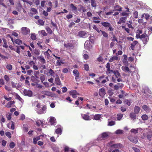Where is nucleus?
<instances>
[{
  "mask_svg": "<svg viewBox=\"0 0 152 152\" xmlns=\"http://www.w3.org/2000/svg\"><path fill=\"white\" fill-rule=\"evenodd\" d=\"M34 53L37 56H38L40 53V50L37 49H35L33 51Z\"/></svg>",
  "mask_w": 152,
  "mask_h": 152,
  "instance_id": "7c9ffc66",
  "label": "nucleus"
},
{
  "mask_svg": "<svg viewBox=\"0 0 152 152\" xmlns=\"http://www.w3.org/2000/svg\"><path fill=\"white\" fill-rule=\"evenodd\" d=\"M138 42L137 41L135 40L132 43H131L130 45V48L132 50H134V47L138 43Z\"/></svg>",
  "mask_w": 152,
  "mask_h": 152,
  "instance_id": "4468645a",
  "label": "nucleus"
},
{
  "mask_svg": "<svg viewBox=\"0 0 152 152\" xmlns=\"http://www.w3.org/2000/svg\"><path fill=\"white\" fill-rule=\"evenodd\" d=\"M49 73L51 76H53L54 74V71L51 69H50Z\"/></svg>",
  "mask_w": 152,
  "mask_h": 152,
  "instance_id": "864d4df0",
  "label": "nucleus"
},
{
  "mask_svg": "<svg viewBox=\"0 0 152 152\" xmlns=\"http://www.w3.org/2000/svg\"><path fill=\"white\" fill-rule=\"evenodd\" d=\"M31 11L33 12L34 14H36L37 13V10L34 8H31Z\"/></svg>",
  "mask_w": 152,
  "mask_h": 152,
  "instance_id": "69168bd1",
  "label": "nucleus"
},
{
  "mask_svg": "<svg viewBox=\"0 0 152 152\" xmlns=\"http://www.w3.org/2000/svg\"><path fill=\"white\" fill-rule=\"evenodd\" d=\"M133 150L135 152H140V150L138 149V148L135 147H133L132 148Z\"/></svg>",
  "mask_w": 152,
  "mask_h": 152,
  "instance_id": "052dcab7",
  "label": "nucleus"
},
{
  "mask_svg": "<svg viewBox=\"0 0 152 152\" xmlns=\"http://www.w3.org/2000/svg\"><path fill=\"white\" fill-rule=\"evenodd\" d=\"M40 79L41 82L42 83H43V81L45 80V76L43 74L40 77Z\"/></svg>",
  "mask_w": 152,
  "mask_h": 152,
  "instance_id": "4c0bfd02",
  "label": "nucleus"
},
{
  "mask_svg": "<svg viewBox=\"0 0 152 152\" xmlns=\"http://www.w3.org/2000/svg\"><path fill=\"white\" fill-rule=\"evenodd\" d=\"M23 130L24 132H27L28 131V128L27 127L26 125H23Z\"/></svg>",
  "mask_w": 152,
  "mask_h": 152,
  "instance_id": "a18cd8bd",
  "label": "nucleus"
},
{
  "mask_svg": "<svg viewBox=\"0 0 152 152\" xmlns=\"http://www.w3.org/2000/svg\"><path fill=\"white\" fill-rule=\"evenodd\" d=\"M114 9L113 10V11H121L122 10V8L120 6L118 5L115 4L113 7Z\"/></svg>",
  "mask_w": 152,
  "mask_h": 152,
  "instance_id": "0eeeda50",
  "label": "nucleus"
},
{
  "mask_svg": "<svg viewBox=\"0 0 152 152\" xmlns=\"http://www.w3.org/2000/svg\"><path fill=\"white\" fill-rule=\"evenodd\" d=\"M15 42L18 45H20L22 43V41L19 39H17L15 40Z\"/></svg>",
  "mask_w": 152,
  "mask_h": 152,
  "instance_id": "f704fd0d",
  "label": "nucleus"
},
{
  "mask_svg": "<svg viewBox=\"0 0 152 152\" xmlns=\"http://www.w3.org/2000/svg\"><path fill=\"white\" fill-rule=\"evenodd\" d=\"M149 38L148 35L146 36L145 38H144L142 39V40L144 44H146L148 41V40Z\"/></svg>",
  "mask_w": 152,
  "mask_h": 152,
  "instance_id": "c756f323",
  "label": "nucleus"
},
{
  "mask_svg": "<svg viewBox=\"0 0 152 152\" xmlns=\"http://www.w3.org/2000/svg\"><path fill=\"white\" fill-rule=\"evenodd\" d=\"M95 81L96 82L97 84L99 86H100V81H101V83L102 84H103L104 83H105L106 82V80L105 79H104V80L102 81L101 79L100 80H96Z\"/></svg>",
  "mask_w": 152,
  "mask_h": 152,
  "instance_id": "5701e85b",
  "label": "nucleus"
},
{
  "mask_svg": "<svg viewBox=\"0 0 152 152\" xmlns=\"http://www.w3.org/2000/svg\"><path fill=\"white\" fill-rule=\"evenodd\" d=\"M122 69L125 72H129L130 69L127 66H124V67H122Z\"/></svg>",
  "mask_w": 152,
  "mask_h": 152,
  "instance_id": "e433bc0d",
  "label": "nucleus"
},
{
  "mask_svg": "<svg viewBox=\"0 0 152 152\" xmlns=\"http://www.w3.org/2000/svg\"><path fill=\"white\" fill-rule=\"evenodd\" d=\"M83 119L86 121L90 120L91 118L90 116L88 115L84 114H81Z\"/></svg>",
  "mask_w": 152,
  "mask_h": 152,
  "instance_id": "6e6552de",
  "label": "nucleus"
},
{
  "mask_svg": "<svg viewBox=\"0 0 152 152\" xmlns=\"http://www.w3.org/2000/svg\"><path fill=\"white\" fill-rule=\"evenodd\" d=\"M31 80L33 82L35 83L36 82V81H37L38 82L39 81V80L36 79L35 77L34 76H32L31 77Z\"/></svg>",
  "mask_w": 152,
  "mask_h": 152,
  "instance_id": "c9c22d12",
  "label": "nucleus"
},
{
  "mask_svg": "<svg viewBox=\"0 0 152 152\" xmlns=\"http://www.w3.org/2000/svg\"><path fill=\"white\" fill-rule=\"evenodd\" d=\"M28 64L30 65V66H33L35 64V63L33 61H31L29 62Z\"/></svg>",
  "mask_w": 152,
  "mask_h": 152,
  "instance_id": "13d9d810",
  "label": "nucleus"
},
{
  "mask_svg": "<svg viewBox=\"0 0 152 152\" xmlns=\"http://www.w3.org/2000/svg\"><path fill=\"white\" fill-rule=\"evenodd\" d=\"M76 90L71 91L69 92V94L72 96L76 94Z\"/></svg>",
  "mask_w": 152,
  "mask_h": 152,
  "instance_id": "603ef678",
  "label": "nucleus"
},
{
  "mask_svg": "<svg viewBox=\"0 0 152 152\" xmlns=\"http://www.w3.org/2000/svg\"><path fill=\"white\" fill-rule=\"evenodd\" d=\"M42 93L48 96H50L51 95V92L48 91H43L42 92Z\"/></svg>",
  "mask_w": 152,
  "mask_h": 152,
  "instance_id": "cd10ccee",
  "label": "nucleus"
},
{
  "mask_svg": "<svg viewBox=\"0 0 152 152\" xmlns=\"http://www.w3.org/2000/svg\"><path fill=\"white\" fill-rule=\"evenodd\" d=\"M138 129H132L131 130V132L132 133L136 134L138 133Z\"/></svg>",
  "mask_w": 152,
  "mask_h": 152,
  "instance_id": "a19ab883",
  "label": "nucleus"
},
{
  "mask_svg": "<svg viewBox=\"0 0 152 152\" xmlns=\"http://www.w3.org/2000/svg\"><path fill=\"white\" fill-rule=\"evenodd\" d=\"M118 58L117 56H114L112 57L110 59L109 61L110 62H112L113 61L117 60H118Z\"/></svg>",
  "mask_w": 152,
  "mask_h": 152,
  "instance_id": "393cba45",
  "label": "nucleus"
},
{
  "mask_svg": "<svg viewBox=\"0 0 152 152\" xmlns=\"http://www.w3.org/2000/svg\"><path fill=\"white\" fill-rule=\"evenodd\" d=\"M103 37L107 38H108V34L104 31L100 30Z\"/></svg>",
  "mask_w": 152,
  "mask_h": 152,
  "instance_id": "473e14b6",
  "label": "nucleus"
},
{
  "mask_svg": "<svg viewBox=\"0 0 152 152\" xmlns=\"http://www.w3.org/2000/svg\"><path fill=\"white\" fill-rule=\"evenodd\" d=\"M140 110L139 107L137 106H135L134 108V112L135 114H138Z\"/></svg>",
  "mask_w": 152,
  "mask_h": 152,
  "instance_id": "b1692460",
  "label": "nucleus"
},
{
  "mask_svg": "<svg viewBox=\"0 0 152 152\" xmlns=\"http://www.w3.org/2000/svg\"><path fill=\"white\" fill-rule=\"evenodd\" d=\"M138 12L137 11H135L133 13V16L135 18H137L138 17Z\"/></svg>",
  "mask_w": 152,
  "mask_h": 152,
  "instance_id": "de8ad7c7",
  "label": "nucleus"
},
{
  "mask_svg": "<svg viewBox=\"0 0 152 152\" xmlns=\"http://www.w3.org/2000/svg\"><path fill=\"white\" fill-rule=\"evenodd\" d=\"M37 58L42 64H44L46 63L45 60L42 56H39L37 57Z\"/></svg>",
  "mask_w": 152,
  "mask_h": 152,
  "instance_id": "ddd939ff",
  "label": "nucleus"
},
{
  "mask_svg": "<svg viewBox=\"0 0 152 152\" xmlns=\"http://www.w3.org/2000/svg\"><path fill=\"white\" fill-rule=\"evenodd\" d=\"M22 33L25 35L29 34L30 32L29 29L26 27H23L21 28Z\"/></svg>",
  "mask_w": 152,
  "mask_h": 152,
  "instance_id": "f03ea898",
  "label": "nucleus"
},
{
  "mask_svg": "<svg viewBox=\"0 0 152 152\" xmlns=\"http://www.w3.org/2000/svg\"><path fill=\"white\" fill-rule=\"evenodd\" d=\"M31 38L33 40H35L36 39V37L34 33L32 34L31 35Z\"/></svg>",
  "mask_w": 152,
  "mask_h": 152,
  "instance_id": "ea45409f",
  "label": "nucleus"
},
{
  "mask_svg": "<svg viewBox=\"0 0 152 152\" xmlns=\"http://www.w3.org/2000/svg\"><path fill=\"white\" fill-rule=\"evenodd\" d=\"M135 114L134 113H132L130 114L129 116L133 120L135 119L136 118Z\"/></svg>",
  "mask_w": 152,
  "mask_h": 152,
  "instance_id": "bb28decb",
  "label": "nucleus"
},
{
  "mask_svg": "<svg viewBox=\"0 0 152 152\" xmlns=\"http://www.w3.org/2000/svg\"><path fill=\"white\" fill-rule=\"evenodd\" d=\"M91 3L92 7H96V3L95 0H91Z\"/></svg>",
  "mask_w": 152,
  "mask_h": 152,
  "instance_id": "c85d7f7f",
  "label": "nucleus"
},
{
  "mask_svg": "<svg viewBox=\"0 0 152 152\" xmlns=\"http://www.w3.org/2000/svg\"><path fill=\"white\" fill-rule=\"evenodd\" d=\"M127 17L124 16L121 17L119 21L117 22L118 24H121V23H124L126 20Z\"/></svg>",
  "mask_w": 152,
  "mask_h": 152,
  "instance_id": "20e7f679",
  "label": "nucleus"
},
{
  "mask_svg": "<svg viewBox=\"0 0 152 152\" xmlns=\"http://www.w3.org/2000/svg\"><path fill=\"white\" fill-rule=\"evenodd\" d=\"M84 68L85 69L86 71H88L89 70V66L88 64H84Z\"/></svg>",
  "mask_w": 152,
  "mask_h": 152,
  "instance_id": "5fc2aeb1",
  "label": "nucleus"
},
{
  "mask_svg": "<svg viewBox=\"0 0 152 152\" xmlns=\"http://www.w3.org/2000/svg\"><path fill=\"white\" fill-rule=\"evenodd\" d=\"M114 74L116 78H119L121 77L120 74L118 70L114 71Z\"/></svg>",
  "mask_w": 152,
  "mask_h": 152,
  "instance_id": "aec40b11",
  "label": "nucleus"
},
{
  "mask_svg": "<svg viewBox=\"0 0 152 152\" xmlns=\"http://www.w3.org/2000/svg\"><path fill=\"white\" fill-rule=\"evenodd\" d=\"M36 125L38 127L40 126H43V123L42 121L40 120H37L36 122Z\"/></svg>",
  "mask_w": 152,
  "mask_h": 152,
  "instance_id": "412c9836",
  "label": "nucleus"
},
{
  "mask_svg": "<svg viewBox=\"0 0 152 152\" xmlns=\"http://www.w3.org/2000/svg\"><path fill=\"white\" fill-rule=\"evenodd\" d=\"M44 135H40L38 136L34 137L33 139V142L34 144H36L37 143V141L40 139V137L41 136L44 137Z\"/></svg>",
  "mask_w": 152,
  "mask_h": 152,
  "instance_id": "9b49d317",
  "label": "nucleus"
},
{
  "mask_svg": "<svg viewBox=\"0 0 152 152\" xmlns=\"http://www.w3.org/2000/svg\"><path fill=\"white\" fill-rule=\"evenodd\" d=\"M55 83L57 85H61V83L60 78L59 77H56L55 80Z\"/></svg>",
  "mask_w": 152,
  "mask_h": 152,
  "instance_id": "a211bd4d",
  "label": "nucleus"
},
{
  "mask_svg": "<svg viewBox=\"0 0 152 152\" xmlns=\"http://www.w3.org/2000/svg\"><path fill=\"white\" fill-rule=\"evenodd\" d=\"M15 146V143L12 142H10V148H13Z\"/></svg>",
  "mask_w": 152,
  "mask_h": 152,
  "instance_id": "3c124183",
  "label": "nucleus"
},
{
  "mask_svg": "<svg viewBox=\"0 0 152 152\" xmlns=\"http://www.w3.org/2000/svg\"><path fill=\"white\" fill-rule=\"evenodd\" d=\"M90 116L91 119L96 120H99L101 118V115L99 114H96L95 115H91Z\"/></svg>",
  "mask_w": 152,
  "mask_h": 152,
  "instance_id": "9d476101",
  "label": "nucleus"
},
{
  "mask_svg": "<svg viewBox=\"0 0 152 152\" xmlns=\"http://www.w3.org/2000/svg\"><path fill=\"white\" fill-rule=\"evenodd\" d=\"M142 108L145 111H147L149 110V107L146 105H143Z\"/></svg>",
  "mask_w": 152,
  "mask_h": 152,
  "instance_id": "49530a36",
  "label": "nucleus"
},
{
  "mask_svg": "<svg viewBox=\"0 0 152 152\" xmlns=\"http://www.w3.org/2000/svg\"><path fill=\"white\" fill-rule=\"evenodd\" d=\"M45 29L48 33L50 34H52L53 31L48 26H46L45 27Z\"/></svg>",
  "mask_w": 152,
  "mask_h": 152,
  "instance_id": "a878e982",
  "label": "nucleus"
},
{
  "mask_svg": "<svg viewBox=\"0 0 152 152\" xmlns=\"http://www.w3.org/2000/svg\"><path fill=\"white\" fill-rule=\"evenodd\" d=\"M4 79L6 80V81L8 82L9 80L10 79L9 76L7 75H5L4 77Z\"/></svg>",
  "mask_w": 152,
  "mask_h": 152,
  "instance_id": "680f3d73",
  "label": "nucleus"
},
{
  "mask_svg": "<svg viewBox=\"0 0 152 152\" xmlns=\"http://www.w3.org/2000/svg\"><path fill=\"white\" fill-rule=\"evenodd\" d=\"M86 34V33L83 31H80L78 34V36L82 37H84Z\"/></svg>",
  "mask_w": 152,
  "mask_h": 152,
  "instance_id": "dca6fc26",
  "label": "nucleus"
},
{
  "mask_svg": "<svg viewBox=\"0 0 152 152\" xmlns=\"http://www.w3.org/2000/svg\"><path fill=\"white\" fill-rule=\"evenodd\" d=\"M33 72V70L31 69H30L27 71V74L28 75H32Z\"/></svg>",
  "mask_w": 152,
  "mask_h": 152,
  "instance_id": "6e6d98bb",
  "label": "nucleus"
},
{
  "mask_svg": "<svg viewBox=\"0 0 152 152\" xmlns=\"http://www.w3.org/2000/svg\"><path fill=\"white\" fill-rule=\"evenodd\" d=\"M38 23L40 25H43L44 24L45 22L42 20L41 19H39L38 20Z\"/></svg>",
  "mask_w": 152,
  "mask_h": 152,
  "instance_id": "79ce46f5",
  "label": "nucleus"
},
{
  "mask_svg": "<svg viewBox=\"0 0 152 152\" xmlns=\"http://www.w3.org/2000/svg\"><path fill=\"white\" fill-rule=\"evenodd\" d=\"M94 37L93 36H91L89 37V41L92 43L94 42Z\"/></svg>",
  "mask_w": 152,
  "mask_h": 152,
  "instance_id": "4d7b16f0",
  "label": "nucleus"
},
{
  "mask_svg": "<svg viewBox=\"0 0 152 152\" xmlns=\"http://www.w3.org/2000/svg\"><path fill=\"white\" fill-rule=\"evenodd\" d=\"M111 147L115 148L121 149L124 148L123 145L120 143L113 144L111 145Z\"/></svg>",
  "mask_w": 152,
  "mask_h": 152,
  "instance_id": "39448f33",
  "label": "nucleus"
},
{
  "mask_svg": "<svg viewBox=\"0 0 152 152\" xmlns=\"http://www.w3.org/2000/svg\"><path fill=\"white\" fill-rule=\"evenodd\" d=\"M102 25L105 27L106 28H108V30L109 31H113L114 30V29L112 27L111 24L107 22H102L101 23Z\"/></svg>",
  "mask_w": 152,
  "mask_h": 152,
  "instance_id": "f257e3e1",
  "label": "nucleus"
},
{
  "mask_svg": "<svg viewBox=\"0 0 152 152\" xmlns=\"http://www.w3.org/2000/svg\"><path fill=\"white\" fill-rule=\"evenodd\" d=\"M117 119L118 120H120L123 116V114H118L117 115Z\"/></svg>",
  "mask_w": 152,
  "mask_h": 152,
  "instance_id": "09e8293b",
  "label": "nucleus"
},
{
  "mask_svg": "<svg viewBox=\"0 0 152 152\" xmlns=\"http://www.w3.org/2000/svg\"><path fill=\"white\" fill-rule=\"evenodd\" d=\"M49 122L52 125H55L56 123V120L55 118L53 117H50Z\"/></svg>",
  "mask_w": 152,
  "mask_h": 152,
  "instance_id": "1a4fd4ad",
  "label": "nucleus"
},
{
  "mask_svg": "<svg viewBox=\"0 0 152 152\" xmlns=\"http://www.w3.org/2000/svg\"><path fill=\"white\" fill-rule=\"evenodd\" d=\"M129 139L132 142L135 143H136L138 142L137 139L134 137H131L129 138Z\"/></svg>",
  "mask_w": 152,
  "mask_h": 152,
  "instance_id": "f3484780",
  "label": "nucleus"
},
{
  "mask_svg": "<svg viewBox=\"0 0 152 152\" xmlns=\"http://www.w3.org/2000/svg\"><path fill=\"white\" fill-rule=\"evenodd\" d=\"M93 28L94 29H95L96 30V31L98 32L99 33L100 32V31L99 30V29L97 28L96 26L94 25L93 26Z\"/></svg>",
  "mask_w": 152,
  "mask_h": 152,
  "instance_id": "8fccbe9b",
  "label": "nucleus"
},
{
  "mask_svg": "<svg viewBox=\"0 0 152 152\" xmlns=\"http://www.w3.org/2000/svg\"><path fill=\"white\" fill-rule=\"evenodd\" d=\"M64 45L66 48L69 49H73L74 48V45L70 43H64Z\"/></svg>",
  "mask_w": 152,
  "mask_h": 152,
  "instance_id": "7ed1b4c3",
  "label": "nucleus"
},
{
  "mask_svg": "<svg viewBox=\"0 0 152 152\" xmlns=\"http://www.w3.org/2000/svg\"><path fill=\"white\" fill-rule=\"evenodd\" d=\"M129 13L126 12H123L121 13L120 15L121 16H127L129 15Z\"/></svg>",
  "mask_w": 152,
  "mask_h": 152,
  "instance_id": "e2e57ef3",
  "label": "nucleus"
},
{
  "mask_svg": "<svg viewBox=\"0 0 152 152\" xmlns=\"http://www.w3.org/2000/svg\"><path fill=\"white\" fill-rule=\"evenodd\" d=\"M46 109V106L44 105L43 106V107L42 108V110H38L37 111V113L39 114H42V113H45V111Z\"/></svg>",
  "mask_w": 152,
  "mask_h": 152,
  "instance_id": "f8f14e48",
  "label": "nucleus"
},
{
  "mask_svg": "<svg viewBox=\"0 0 152 152\" xmlns=\"http://www.w3.org/2000/svg\"><path fill=\"white\" fill-rule=\"evenodd\" d=\"M148 35L146 33L140 35V39H142L144 38H145L146 36Z\"/></svg>",
  "mask_w": 152,
  "mask_h": 152,
  "instance_id": "338daca9",
  "label": "nucleus"
},
{
  "mask_svg": "<svg viewBox=\"0 0 152 152\" xmlns=\"http://www.w3.org/2000/svg\"><path fill=\"white\" fill-rule=\"evenodd\" d=\"M51 52V51L49 49H48V50L45 52L44 54L47 56V58H49L50 56L49 53Z\"/></svg>",
  "mask_w": 152,
  "mask_h": 152,
  "instance_id": "4be33fe9",
  "label": "nucleus"
},
{
  "mask_svg": "<svg viewBox=\"0 0 152 152\" xmlns=\"http://www.w3.org/2000/svg\"><path fill=\"white\" fill-rule=\"evenodd\" d=\"M115 123L114 121H111L109 122L108 125L110 126H112L115 125Z\"/></svg>",
  "mask_w": 152,
  "mask_h": 152,
  "instance_id": "bf43d9fd",
  "label": "nucleus"
},
{
  "mask_svg": "<svg viewBox=\"0 0 152 152\" xmlns=\"http://www.w3.org/2000/svg\"><path fill=\"white\" fill-rule=\"evenodd\" d=\"M73 72L74 75L75 76V77H77L79 75L80 73L77 70H74L73 71Z\"/></svg>",
  "mask_w": 152,
  "mask_h": 152,
  "instance_id": "2f4dec72",
  "label": "nucleus"
},
{
  "mask_svg": "<svg viewBox=\"0 0 152 152\" xmlns=\"http://www.w3.org/2000/svg\"><path fill=\"white\" fill-rule=\"evenodd\" d=\"M126 104H127L128 106H130L132 103V102L131 100H127L126 101Z\"/></svg>",
  "mask_w": 152,
  "mask_h": 152,
  "instance_id": "774afa93",
  "label": "nucleus"
},
{
  "mask_svg": "<svg viewBox=\"0 0 152 152\" xmlns=\"http://www.w3.org/2000/svg\"><path fill=\"white\" fill-rule=\"evenodd\" d=\"M141 118L143 120H147L148 119V116L146 114L142 115L141 116Z\"/></svg>",
  "mask_w": 152,
  "mask_h": 152,
  "instance_id": "72a5a7b5",
  "label": "nucleus"
},
{
  "mask_svg": "<svg viewBox=\"0 0 152 152\" xmlns=\"http://www.w3.org/2000/svg\"><path fill=\"white\" fill-rule=\"evenodd\" d=\"M70 7L72 10L73 11H76L77 10V8L73 4H71L70 5Z\"/></svg>",
  "mask_w": 152,
  "mask_h": 152,
  "instance_id": "6ab92c4d",
  "label": "nucleus"
},
{
  "mask_svg": "<svg viewBox=\"0 0 152 152\" xmlns=\"http://www.w3.org/2000/svg\"><path fill=\"white\" fill-rule=\"evenodd\" d=\"M24 94L26 96H31L32 94V92L30 90H25L24 91Z\"/></svg>",
  "mask_w": 152,
  "mask_h": 152,
  "instance_id": "2eb2a0df",
  "label": "nucleus"
},
{
  "mask_svg": "<svg viewBox=\"0 0 152 152\" xmlns=\"http://www.w3.org/2000/svg\"><path fill=\"white\" fill-rule=\"evenodd\" d=\"M55 132L57 134H61L62 132L61 129L60 128L56 129L55 130Z\"/></svg>",
  "mask_w": 152,
  "mask_h": 152,
  "instance_id": "58836bf2",
  "label": "nucleus"
},
{
  "mask_svg": "<svg viewBox=\"0 0 152 152\" xmlns=\"http://www.w3.org/2000/svg\"><path fill=\"white\" fill-rule=\"evenodd\" d=\"M39 71H35L34 72V76L39 75Z\"/></svg>",
  "mask_w": 152,
  "mask_h": 152,
  "instance_id": "0e129e2a",
  "label": "nucleus"
},
{
  "mask_svg": "<svg viewBox=\"0 0 152 152\" xmlns=\"http://www.w3.org/2000/svg\"><path fill=\"white\" fill-rule=\"evenodd\" d=\"M108 136V134L106 132L103 133L102 134V137L103 138H105Z\"/></svg>",
  "mask_w": 152,
  "mask_h": 152,
  "instance_id": "37998d69",
  "label": "nucleus"
},
{
  "mask_svg": "<svg viewBox=\"0 0 152 152\" xmlns=\"http://www.w3.org/2000/svg\"><path fill=\"white\" fill-rule=\"evenodd\" d=\"M116 134H121L123 133V130L121 129L117 130L115 132Z\"/></svg>",
  "mask_w": 152,
  "mask_h": 152,
  "instance_id": "c03bdc74",
  "label": "nucleus"
},
{
  "mask_svg": "<svg viewBox=\"0 0 152 152\" xmlns=\"http://www.w3.org/2000/svg\"><path fill=\"white\" fill-rule=\"evenodd\" d=\"M99 95L102 97H103L106 94V92L104 88H101L99 90Z\"/></svg>",
  "mask_w": 152,
  "mask_h": 152,
  "instance_id": "423d86ee",
  "label": "nucleus"
}]
</instances>
